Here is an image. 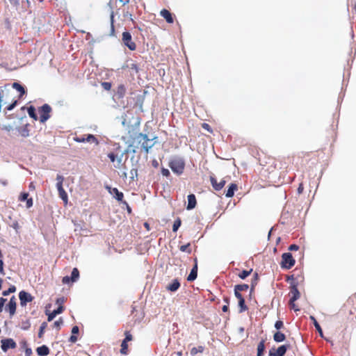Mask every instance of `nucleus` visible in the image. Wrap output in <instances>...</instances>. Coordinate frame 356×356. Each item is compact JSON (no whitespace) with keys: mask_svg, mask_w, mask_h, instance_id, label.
Segmentation results:
<instances>
[{"mask_svg":"<svg viewBox=\"0 0 356 356\" xmlns=\"http://www.w3.org/2000/svg\"><path fill=\"white\" fill-rule=\"evenodd\" d=\"M29 131L27 127L26 126L25 127H24L22 129L21 134L24 137H27V136H29Z\"/></svg>","mask_w":356,"mask_h":356,"instance_id":"nucleus-46","label":"nucleus"},{"mask_svg":"<svg viewBox=\"0 0 356 356\" xmlns=\"http://www.w3.org/2000/svg\"><path fill=\"white\" fill-rule=\"evenodd\" d=\"M211 182L213 187L216 191L221 190L225 184V181H221L220 182L218 183L216 179L213 177H211Z\"/></svg>","mask_w":356,"mask_h":356,"instance_id":"nucleus-22","label":"nucleus"},{"mask_svg":"<svg viewBox=\"0 0 356 356\" xmlns=\"http://www.w3.org/2000/svg\"><path fill=\"white\" fill-rule=\"evenodd\" d=\"M285 339H286L285 334L280 331L276 332L273 335L274 341L277 343L284 341L285 340Z\"/></svg>","mask_w":356,"mask_h":356,"instance_id":"nucleus-24","label":"nucleus"},{"mask_svg":"<svg viewBox=\"0 0 356 356\" xmlns=\"http://www.w3.org/2000/svg\"><path fill=\"white\" fill-rule=\"evenodd\" d=\"M284 327V323L282 321H277L275 323V327L279 330Z\"/></svg>","mask_w":356,"mask_h":356,"instance_id":"nucleus-44","label":"nucleus"},{"mask_svg":"<svg viewBox=\"0 0 356 356\" xmlns=\"http://www.w3.org/2000/svg\"><path fill=\"white\" fill-rule=\"evenodd\" d=\"M126 93V88L124 85L120 84L118 86L116 92L115 94V97H116L118 99L122 98Z\"/></svg>","mask_w":356,"mask_h":356,"instance_id":"nucleus-21","label":"nucleus"},{"mask_svg":"<svg viewBox=\"0 0 356 356\" xmlns=\"http://www.w3.org/2000/svg\"><path fill=\"white\" fill-rule=\"evenodd\" d=\"M29 188L30 191L35 190V185H34V184L33 182L30 183V184L29 186Z\"/></svg>","mask_w":356,"mask_h":356,"instance_id":"nucleus-62","label":"nucleus"},{"mask_svg":"<svg viewBox=\"0 0 356 356\" xmlns=\"http://www.w3.org/2000/svg\"><path fill=\"white\" fill-rule=\"evenodd\" d=\"M102 88L106 90H109L111 88V83L109 82H102Z\"/></svg>","mask_w":356,"mask_h":356,"instance_id":"nucleus-45","label":"nucleus"},{"mask_svg":"<svg viewBox=\"0 0 356 356\" xmlns=\"http://www.w3.org/2000/svg\"><path fill=\"white\" fill-rule=\"evenodd\" d=\"M131 174L132 176H134V175H137V170L136 169H132L131 170Z\"/></svg>","mask_w":356,"mask_h":356,"instance_id":"nucleus-64","label":"nucleus"},{"mask_svg":"<svg viewBox=\"0 0 356 356\" xmlns=\"http://www.w3.org/2000/svg\"><path fill=\"white\" fill-rule=\"evenodd\" d=\"M79 277V271L76 268H73L71 276H65L63 278V282L64 284H69L70 282H74Z\"/></svg>","mask_w":356,"mask_h":356,"instance_id":"nucleus-10","label":"nucleus"},{"mask_svg":"<svg viewBox=\"0 0 356 356\" xmlns=\"http://www.w3.org/2000/svg\"><path fill=\"white\" fill-rule=\"evenodd\" d=\"M303 188H303V185H302V184H300L299 185L298 188V193L299 194L302 193V191H303Z\"/></svg>","mask_w":356,"mask_h":356,"instance_id":"nucleus-60","label":"nucleus"},{"mask_svg":"<svg viewBox=\"0 0 356 356\" xmlns=\"http://www.w3.org/2000/svg\"><path fill=\"white\" fill-rule=\"evenodd\" d=\"M234 288L238 291H247L249 288V286L246 284H237L234 286Z\"/></svg>","mask_w":356,"mask_h":356,"instance_id":"nucleus-33","label":"nucleus"},{"mask_svg":"<svg viewBox=\"0 0 356 356\" xmlns=\"http://www.w3.org/2000/svg\"><path fill=\"white\" fill-rule=\"evenodd\" d=\"M74 140L78 143H95V144H99V141L95 138V136L92 134L83 135L79 137H76Z\"/></svg>","mask_w":356,"mask_h":356,"instance_id":"nucleus-7","label":"nucleus"},{"mask_svg":"<svg viewBox=\"0 0 356 356\" xmlns=\"http://www.w3.org/2000/svg\"><path fill=\"white\" fill-rule=\"evenodd\" d=\"M105 188L108 192L113 196L118 201L122 202L124 197V195L122 192L119 191L117 188H112L108 185L105 186Z\"/></svg>","mask_w":356,"mask_h":356,"instance_id":"nucleus-6","label":"nucleus"},{"mask_svg":"<svg viewBox=\"0 0 356 356\" xmlns=\"http://www.w3.org/2000/svg\"><path fill=\"white\" fill-rule=\"evenodd\" d=\"M63 324V320L60 318L59 320L54 322V327H57L58 329H60V325Z\"/></svg>","mask_w":356,"mask_h":356,"instance_id":"nucleus-51","label":"nucleus"},{"mask_svg":"<svg viewBox=\"0 0 356 356\" xmlns=\"http://www.w3.org/2000/svg\"><path fill=\"white\" fill-rule=\"evenodd\" d=\"M237 189V185L235 184H232L229 186V188L227 189L226 192V197H231L234 195L235 191Z\"/></svg>","mask_w":356,"mask_h":356,"instance_id":"nucleus-25","label":"nucleus"},{"mask_svg":"<svg viewBox=\"0 0 356 356\" xmlns=\"http://www.w3.org/2000/svg\"><path fill=\"white\" fill-rule=\"evenodd\" d=\"M252 271V269H250V270H244L238 275V277L242 280H245L247 277H248L250 275Z\"/></svg>","mask_w":356,"mask_h":356,"instance_id":"nucleus-34","label":"nucleus"},{"mask_svg":"<svg viewBox=\"0 0 356 356\" xmlns=\"http://www.w3.org/2000/svg\"><path fill=\"white\" fill-rule=\"evenodd\" d=\"M289 306L291 309H294L295 311H298V309H296V305L294 303V302H293V303L291 302V300H289Z\"/></svg>","mask_w":356,"mask_h":356,"instance_id":"nucleus-59","label":"nucleus"},{"mask_svg":"<svg viewBox=\"0 0 356 356\" xmlns=\"http://www.w3.org/2000/svg\"><path fill=\"white\" fill-rule=\"evenodd\" d=\"M204 350V347L202 346H199L197 347H193L191 350V355H195L198 353H203Z\"/></svg>","mask_w":356,"mask_h":356,"instance_id":"nucleus-29","label":"nucleus"},{"mask_svg":"<svg viewBox=\"0 0 356 356\" xmlns=\"http://www.w3.org/2000/svg\"><path fill=\"white\" fill-rule=\"evenodd\" d=\"M257 280H258V274L257 273H255L254 275V279L252 280V289H253V288L254 287V285L257 284Z\"/></svg>","mask_w":356,"mask_h":356,"instance_id":"nucleus-49","label":"nucleus"},{"mask_svg":"<svg viewBox=\"0 0 356 356\" xmlns=\"http://www.w3.org/2000/svg\"><path fill=\"white\" fill-rule=\"evenodd\" d=\"M13 88L20 92L19 97H22L26 92L24 88L19 83H13Z\"/></svg>","mask_w":356,"mask_h":356,"instance_id":"nucleus-27","label":"nucleus"},{"mask_svg":"<svg viewBox=\"0 0 356 356\" xmlns=\"http://www.w3.org/2000/svg\"><path fill=\"white\" fill-rule=\"evenodd\" d=\"M19 298L20 300V304L22 306H25L27 302H30L33 300V297L29 293L22 291L19 293Z\"/></svg>","mask_w":356,"mask_h":356,"instance_id":"nucleus-9","label":"nucleus"},{"mask_svg":"<svg viewBox=\"0 0 356 356\" xmlns=\"http://www.w3.org/2000/svg\"><path fill=\"white\" fill-rule=\"evenodd\" d=\"M16 291V287L14 285H11L8 290L3 291L2 292V295L3 296H7L10 293H14Z\"/></svg>","mask_w":356,"mask_h":356,"instance_id":"nucleus-32","label":"nucleus"},{"mask_svg":"<svg viewBox=\"0 0 356 356\" xmlns=\"http://www.w3.org/2000/svg\"><path fill=\"white\" fill-rule=\"evenodd\" d=\"M57 190L58 191L59 197L63 200V202H67V194L63 188V186H57Z\"/></svg>","mask_w":356,"mask_h":356,"instance_id":"nucleus-23","label":"nucleus"},{"mask_svg":"<svg viewBox=\"0 0 356 356\" xmlns=\"http://www.w3.org/2000/svg\"><path fill=\"white\" fill-rule=\"evenodd\" d=\"M228 306L227 305H224L222 307V310L224 312H227L228 311Z\"/></svg>","mask_w":356,"mask_h":356,"instance_id":"nucleus-63","label":"nucleus"},{"mask_svg":"<svg viewBox=\"0 0 356 356\" xmlns=\"http://www.w3.org/2000/svg\"><path fill=\"white\" fill-rule=\"evenodd\" d=\"M196 198L194 194H190L188 195V205L186 209L188 210H191L194 209L196 206Z\"/></svg>","mask_w":356,"mask_h":356,"instance_id":"nucleus-16","label":"nucleus"},{"mask_svg":"<svg viewBox=\"0 0 356 356\" xmlns=\"http://www.w3.org/2000/svg\"><path fill=\"white\" fill-rule=\"evenodd\" d=\"M27 111L31 118H32L35 120H38V115L35 112V108L33 106H29L27 108Z\"/></svg>","mask_w":356,"mask_h":356,"instance_id":"nucleus-28","label":"nucleus"},{"mask_svg":"<svg viewBox=\"0 0 356 356\" xmlns=\"http://www.w3.org/2000/svg\"><path fill=\"white\" fill-rule=\"evenodd\" d=\"M1 349L3 352H7L9 348H15L16 343L13 339H4L1 340Z\"/></svg>","mask_w":356,"mask_h":356,"instance_id":"nucleus-8","label":"nucleus"},{"mask_svg":"<svg viewBox=\"0 0 356 356\" xmlns=\"http://www.w3.org/2000/svg\"><path fill=\"white\" fill-rule=\"evenodd\" d=\"M17 101L15 100L11 104L8 105L7 107H6V110L7 111H12L13 109H14V108L17 106Z\"/></svg>","mask_w":356,"mask_h":356,"instance_id":"nucleus-47","label":"nucleus"},{"mask_svg":"<svg viewBox=\"0 0 356 356\" xmlns=\"http://www.w3.org/2000/svg\"><path fill=\"white\" fill-rule=\"evenodd\" d=\"M56 180H57L56 186H63V180H64V177L62 175H57Z\"/></svg>","mask_w":356,"mask_h":356,"instance_id":"nucleus-42","label":"nucleus"},{"mask_svg":"<svg viewBox=\"0 0 356 356\" xmlns=\"http://www.w3.org/2000/svg\"><path fill=\"white\" fill-rule=\"evenodd\" d=\"M113 23H114V15H113V13L112 12L111 14V35H113L114 31H115Z\"/></svg>","mask_w":356,"mask_h":356,"instance_id":"nucleus-40","label":"nucleus"},{"mask_svg":"<svg viewBox=\"0 0 356 356\" xmlns=\"http://www.w3.org/2000/svg\"><path fill=\"white\" fill-rule=\"evenodd\" d=\"M169 166L174 173L180 175L184 172L185 161L181 157H176L170 160Z\"/></svg>","mask_w":356,"mask_h":356,"instance_id":"nucleus-2","label":"nucleus"},{"mask_svg":"<svg viewBox=\"0 0 356 356\" xmlns=\"http://www.w3.org/2000/svg\"><path fill=\"white\" fill-rule=\"evenodd\" d=\"M131 339H132L131 334H129V332H126L125 333V339L122 341H126V343H127V341H129Z\"/></svg>","mask_w":356,"mask_h":356,"instance_id":"nucleus-50","label":"nucleus"},{"mask_svg":"<svg viewBox=\"0 0 356 356\" xmlns=\"http://www.w3.org/2000/svg\"><path fill=\"white\" fill-rule=\"evenodd\" d=\"M122 42L130 50L134 51L136 48L135 42L132 41V37L129 32L124 31L122 33Z\"/></svg>","mask_w":356,"mask_h":356,"instance_id":"nucleus-5","label":"nucleus"},{"mask_svg":"<svg viewBox=\"0 0 356 356\" xmlns=\"http://www.w3.org/2000/svg\"><path fill=\"white\" fill-rule=\"evenodd\" d=\"M180 286V282L177 279H175L172 281L171 283H170L167 286L166 289L168 291H170L172 292H175L178 290V289Z\"/></svg>","mask_w":356,"mask_h":356,"instance_id":"nucleus-17","label":"nucleus"},{"mask_svg":"<svg viewBox=\"0 0 356 356\" xmlns=\"http://www.w3.org/2000/svg\"><path fill=\"white\" fill-rule=\"evenodd\" d=\"M191 244L188 243L186 245H184L180 246L179 250L181 252H187L188 253H191V250L189 248Z\"/></svg>","mask_w":356,"mask_h":356,"instance_id":"nucleus-37","label":"nucleus"},{"mask_svg":"<svg viewBox=\"0 0 356 356\" xmlns=\"http://www.w3.org/2000/svg\"><path fill=\"white\" fill-rule=\"evenodd\" d=\"M26 207L31 208L33 206V199L32 198H28L26 200Z\"/></svg>","mask_w":356,"mask_h":356,"instance_id":"nucleus-55","label":"nucleus"},{"mask_svg":"<svg viewBox=\"0 0 356 356\" xmlns=\"http://www.w3.org/2000/svg\"><path fill=\"white\" fill-rule=\"evenodd\" d=\"M79 332V328L78 326L75 325L72 327V333L73 335H75L76 334H78Z\"/></svg>","mask_w":356,"mask_h":356,"instance_id":"nucleus-56","label":"nucleus"},{"mask_svg":"<svg viewBox=\"0 0 356 356\" xmlns=\"http://www.w3.org/2000/svg\"><path fill=\"white\" fill-rule=\"evenodd\" d=\"M0 274L1 275H5V272H4V270H3V259H0Z\"/></svg>","mask_w":356,"mask_h":356,"instance_id":"nucleus-53","label":"nucleus"},{"mask_svg":"<svg viewBox=\"0 0 356 356\" xmlns=\"http://www.w3.org/2000/svg\"><path fill=\"white\" fill-rule=\"evenodd\" d=\"M289 346V345H282L277 348V349L273 352H269V356H284L286 353Z\"/></svg>","mask_w":356,"mask_h":356,"instance_id":"nucleus-12","label":"nucleus"},{"mask_svg":"<svg viewBox=\"0 0 356 356\" xmlns=\"http://www.w3.org/2000/svg\"><path fill=\"white\" fill-rule=\"evenodd\" d=\"M36 352L39 356H47L49 353V349L47 346L42 345L37 348Z\"/></svg>","mask_w":356,"mask_h":356,"instance_id":"nucleus-19","label":"nucleus"},{"mask_svg":"<svg viewBox=\"0 0 356 356\" xmlns=\"http://www.w3.org/2000/svg\"><path fill=\"white\" fill-rule=\"evenodd\" d=\"M157 138L154 137L150 139L148 138L147 135L143 134H138L136 137V140L137 142L140 144L141 147L145 151L146 153L149 152V149H151L154 144L156 143V140Z\"/></svg>","mask_w":356,"mask_h":356,"instance_id":"nucleus-1","label":"nucleus"},{"mask_svg":"<svg viewBox=\"0 0 356 356\" xmlns=\"http://www.w3.org/2000/svg\"><path fill=\"white\" fill-rule=\"evenodd\" d=\"M6 301H7L6 298H4L3 297L0 298V313H1L3 312V307H4Z\"/></svg>","mask_w":356,"mask_h":356,"instance_id":"nucleus-43","label":"nucleus"},{"mask_svg":"<svg viewBox=\"0 0 356 356\" xmlns=\"http://www.w3.org/2000/svg\"><path fill=\"white\" fill-rule=\"evenodd\" d=\"M121 350H120V352L122 354H127V348H128V345H127V343H126V341H122V344H121Z\"/></svg>","mask_w":356,"mask_h":356,"instance_id":"nucleus-39","label":"nucleus"},{"mask_svg":"<svg viewBox=\"0 0 356 356\" xmlns=\"http://www.w3.org/2000/svg\"><path fill=\"white\" fill-rule=\"evenodd\" d=\"M161 16H162L168 23H173L174 22V19H173V17L172 16V14L170 13V11H168V10L166 9H163L161 13Z\"/></svg>","mask_w":356,"mask_h":356,"instance_id":"nucleus-18","label":"nucleus"},{"mask_svg":"<svg viewBox=\"0 0 356 356\" xmlns=\"http://www.w3.org/2000/svg\"><path fill=\"white\" fill-rule=\"evenodd\" d=\"M63 307L62 305H59V307L54 309L51 313L48 314V321H51L56 315L61 314L63 312Z\"/></svg>","mask_w":356,"mask_h":356,"instance_id":"nucleus-20","label":"nucleus"},{"mask_svg":"<svg viewBox=\"0 0 356 356\" xmlns=\"http://www.w3.org/2000/svg\"><path fill=\"white\" fill-rule=\"evenodd\" d=\"M181 220L179 218L177 219L174 222V224L172 226V231L176 232L178 230V229L179 228V227L181 226Z\"/></svg>","mask_w":356,"mask_h":356,"instance_id":"nucleus-35","label":"nucleus"},{"mask_svg":"<svg viewBox=\"0 0 356 356\" xmlns=\"http://www.w3.org/2000/svg\"><path fill=\"white\" fill-rule=\"evenodd\" d=\"M298 249H299V246L296 244L291 245L289 248V250L291 251H296Z\"/></svg>","mask_w":356,"mask_h":356,"instance_id":"nucleus-54","label":"nucleus"},{"mask_svg":"<svg viewBox=\"0 0 356 356\" xmlns=\"http://www.w3.org/2000/svg\"><path fill=\"white\" fill-rule=\"evenodd\" d=\"M30 326L31 323L29 320L23 321L21 323V328L24 330H29Z\"/></svg>","mask_w":356,"mask_h":356,"instance_id":"nucleus-36","label":"nucleus"},{"mask_svg":"<svg viewBox=\"0 0 356 356\" xmlns=\"http://www.w3.org/2000/svg\"><path fill=\"white\" fill-rule=\"evenodd\" d=\"M69 341L71 342V343H75L76 341H77V337L75 335H72L70 337V339Z\"/></svg>","mask_w":356,"mask_h":356,"instance_id":"nucleus-57","label":"nucleus"},{"mask_svg":"<svg viewBox=\"0 0 356 356\" xmlns=\"http://www.w3.org/2000/svg\"><path fill=\"white\" fill-rule=\"evenodd\" d=\"M311 319L314 322V325L316 329V330L318 332V333L320 334V335L321 337H323V331H322V329L320 326V325L318 324V323L316 321V318L314 317V316H311Z\"/></svg>","mask_w":356,"mask_h":356,"instance_id":"nucleus-31","label":"nucleus"},{"mask_svg":"<svg viewBox=\"0 0 356 356\" xmlns=\"http://www.w3.org/2000/svg\"><path fill=\"white\" fill-rule=\"evenodd\" d=\"M290 294L291 296L290 300L292 303L293 302L296 301L300 298V292L297 288V284H293L291 286Z\"/></svg>","mask_w":356,"mask_h":356,"instance_id":"nucleus-13","label":"nucleus"},{"mask_svg":"<svg viewBox=\"0 0 356 356\" xmlns=\"http://www.w3.org/2000/svg\"><path fill=\"white\" fill-rule=\"evenodd\" d=\"M197 259H195V265L193 267V268L191 269V273L187 277V280L189 282H193L197 278Z\"/></svg>","mask_w":356,"mask_h":356,"instance_id":"nucleus-14","label":"nucleus"},{"mask_svg":"<svg viewBox=\"0 0 356 356\" xmlns=\"http://www.w3.org/2000/svg\"><path fill=\"white\" fill-rule=\"evenodd\" d=\"M32 354V350L29 348H27L26 350H25V355L26 356H31Z\"/></svg>","mask_w":356,"mask_h":356,"instance_id":"nucleus-58","label":"nucleus"},{"mask_svg":"<svg viewBox=\"0 0 356 356\" xmlns=\"http://www.w3.org/2000/svg\"><path fill=\"white\" fill-rule=\"evenodd\" d=\"M29 193H22L19 197V200L21 202L26 201L28 199Z\"/></svg>","mask_w":356,"mask_h":356,"instance_id":"nucleus-41","label":"nucleus"},{"mask_svg":"<svg viewBox=\"0 0 356 356\" xmlns=\"http://www.w3.org/2000/svg\"><path fill=\"white\" fill-rule=\"evenodd\" d=\"M257 356H263L265 350V341L261 340L257 346Z\"/></svg>","mask_w":356,"mask_h":356,"instance_id":"nucleus-26","label":"nucleus"},{"mask_svg":"<svg viewBox=\"0 0 356 356\" xmlns=\"http://www.w3.org/2000/svg\"><path fill=\"white\" fill-rule=\"evenodd\" d=\"M108 157L110 159L111 162L115 163L116 161V163L114 164L115 168H120L122 161V156L116 159L115 154L111 152L108 154Z\"/></svg>","mask_w":356,"mask_h":356,"instance_id":"nucleus-15","label":"nucleus"},{"mask_svg":"<svg viewBox=\"0 0 356 356\" xmlns=\"http://www.w3.org/2000/svg\"><path fill=\"white\" fill-rule=\"evenodd\" d=\"M161 174L163 176L166 177H169L170 175V171L166 168H162Z\"/></svg>","mask_w":356,"mask_h":356,"instance_id":"nucleus-48","label":"nucleus"},{"mask_svg":"<svg viewBox=\"0 0 356 356\" xmlns=\"http://www.w3.org/2000/svg\"><path fill=\"white\" fill-rule=\"evenodd\" d=\"M295 259L289 252H285L282 255L281 266L282 268L290 269L295 264Z\"/></svg>","mask_w":356,"mask_h":356,"instance_id":"nucleus-3","label":"nucleus"},{"mask_svg":"<svg viewBox=\"0 0 356 356\" xmlns=\"http://www.w3.org/2000/svg\"><path fill=\"white\" fill-rule=\"evenodd\" d=\"M51 108L49 105L45 104L39 108V113L40 115V121L42 123H44L50 118V112Z\"/></svg>","mask_w":356,"mask_h":356,"instance_id":"nucleus-4","label":"nucleus"},{"mask_svg":"<svg viewBox=\"0 0 356 356\" xmlns=\"http://www.w3.org/2000/svg\"><path fill=\"white\" fill-rule=\"evenodd\" d=\"M17 302L16 298L13 296L6 307V310L8 311L10 316H13L16 312Z\"/></svg>","mask_w":356,"mask_h":356,"instance_id":"nucleus-11","label":"nucleus"},{"mask_svg":"<svg viewBox=\"0 0 356 356\" xmlns=\"http://www.w3.org/2000/svg\"><path fill=\"white\" fill-rule=\"evenodd\" d=\"M202 127L208 131H210V127L208 124L204 123Z\"/></svg>","mask_w":356,"mask_h":356,"instance_id":"nucleus-61","label":"nucleus"},{"mask_svg":"<svg viewBox=\"0 0 356 356\" xmlns=\"http://www.w3.org/2000/svg\"><path fill=\"white\" fill-rule=\"evenodd\" d=\"M234 295L238 300L243 298L241 292L238 291V290H236L235 288H234Z\"/></svg>","mask_w":356,"mask_h":356,"instance_id":"nucleus-52","label":"nucleus"},{"mask_svg":"<svg viewBox=\"0 0 356 356\" xmlns=\"http://www.w3.org/2000/svg\"><path fill=\"white\" fill-rule=\"evenodd\" d=\"M47 325V323H45V322H44V323H42L41 324L40 327V330H39V332H38V337H40V338L42 337L44 329L46 328Z\"/></svg>","mask_w":356,"mask_h":356,"instance_id":"nucleus-38","label":"nucleus"},{"mask_svg":"<svg viewBox=\"0 0 356 356\" xmlns=\"http://www.w3.org/2000/svg\"><path fill=\"white\" fill-rule=\"evenodd\" d=\"M238 306L240 307V312H245L248 309L247 306L245 305V299L242 298L238 300Z\"/></svg>","mask_w":356,"mask_h":356,"instance_id":"nucleus-30","label":"nucleus"}]
</instances>
